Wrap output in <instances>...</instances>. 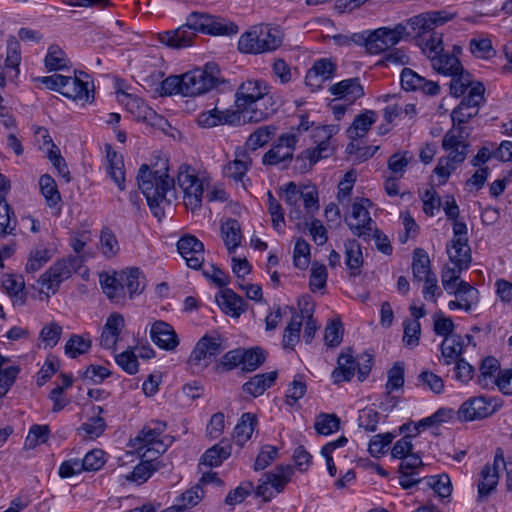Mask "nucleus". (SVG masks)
Wrapping results in <instances>:
<instances>
[{"label": "nucleus", "mask_w": 512, "mask_h": 512, "mask_svg": "<svg viewBox=\"0 0 512 512\" xmlns=\"http://www.w3.org/2000/svg\"><path fill=\"white\" fill-rule=\"evenodd\" d=\"M137 183L154 216L161 219L164 207L170 206L176 199L175 181L168 175L167 160L158 170L142 164L138 170Z\"/></svg>", "instance_id": "obj_1"}, {"label": "nucleus", "mask_w": 512, "mask_h": 512, "mask_svg": "<svg viewBox=\"0 0 512 512\" xmlns=\"http://www.w3.org/2000/svg\"><path fill=\"white\" fill-rule=\"evenodd\" d=\"M235 106L244 111V120L250 123L266 120L277 110L270 86L260 79L246 80L238 87Z\"/></svg>", "instance_id": "obj_2"}, {"label": "nucleus", "mask_w": 512, "mask_h": 512, "mask_svg": "<svg viewBox=\"0 0 512 512\" xmlns=\"http://www.w3.org/2000/svg\"><path fill=\"white\" fill-rule=\"evenodd\" d=\"M455 13L446 10L430 11L411 17L407 20L413 33L419 36V46L431 60V56L443 52V35L435 28L453 20Z\"/></svg>", "instance_id": "obj_3"}, {"label": "nucleus", "mask_w": 512, "mask_h": 512, "mask_svg": "<svg viewBox=\"0 0 512 512\" xmlns=\"http://www.w3.org/2000/svg\"><path fill=\"white\" fill-rule=\"evenodd\" d=\"M210 15L193 12L186 23L175 30L165 31L159 34V41L169 47L181 49L192 45L197 33L207 34Z\"/></svg>", "instance_id": "obj_4"}, {"label": "nucleus", "mask_w": 512, "mask_h": 512, "mask_svg": "<svg viewBox=\"0 0 512 512\" xmlns=\"http://www.w3.org/2000/svg\"><path fill=\"white\" fill-rule=\"evenodd\" d=\"M281 44L282 36L277 28L259 25L241 35L238 49L243 53L260 54L276 50Z\"/></svg>", "instance_id": "obj_5"}, {"label": "nucleus", "mask_w": 512, "mask_h": 512, "mask_svg": "<svg viewBox=\"0 0 512 512\" xmlns=\"http://www.w3.org/2000/svg\"><path fill=\"white\" fill-rule=\"evenodd\" d=\"M183 76L184 96L195 97L217 88L224 80L215 63H207L204 68L188 71Z\"/></svg>", "instance_id": "obj_6"}, {"label": "nucleus", "mask_w": 512, "mask_h": 512, "mask_svg": "<svg viewBox=\"0 0 512 512\" xmlns=\"http://www.w3.org/2000/svg\"><path fill=\"white\" fill-rule=\"evenodd\" d=\"M167 425L159 420H152L146 424L140 433L130 441V446L142 457H149L148 453L160 455L166 451L167 445L162 438Z\"/></svg>", "instance_id": "obj_7"}, {"label": "nucleus", "mask_w": 512, "mask_h": 512, "mask_svg": "<svg viewBox=\"0 0 512 512\" xmlns=\"http://www.w3.org/2000/svg\"><path fill=\"white\" fill-rule=\"evenodd\" d=\"M177 181L184 193L185 206L192 211L200 208L202 204L203 185L201 180L190 171L189 166H180Z\"/></svg>", "instance_id": "obj_8"}, {"label": "nucleus", "mask_w": 512, "mask_h": 512, "mask_svg": "<svg viewBox=\"0 0 512 512\" xmlns=\"http://www.w3.org/2000/svg\"><path fill=\"white\" fill-rule=\"evenodd\" d=\"M404 24H397L393 28L381 27L370 33V40L367 43V52L380 54L400 42L407 33Z\"/></svg>", "instance_id": "obj_9"}, {"label": "nucleus", "mask_w": 512, "mask_h": 512, "mask_svg": "<svg viewBox=\"0 0 512 512\" xmlns=\"http://www.w3.org/2000/svg\"><path fill=\"white\" fill-rule=\"evenodd\" d=\"M371 205V202L367 198H362L359 202H354L352 205V212L349 219H346V223L352 233L364 240L371 237L376 223L370 217L367 207Z\"/></svg>", "instance_id": "obj_10"}, {"label": "nucleus", "mask_w": 512, "mask_h": 512, "mask_svg": "<svg viewBox=\"0 0 512 512\" xmlns=\"http://www.w3.org/2000/svg\"><path fill=\"white\" fill-rule=\"evenodd\" d=\"M297 136L293 133L281 135L272 147L263 155L262 162L264 165H280L290 162L297 144Z\"/></svg>", "instance_id": "obj_11"}, {"label": "nucleus", "mask_w": 512, "mask_h": 512, "mask_svg": "<svg viewBox=\"0 0 512 512\" xmlns=\"http://www.w3.org/2000/svg\"><path fill=\"white\" fill-rule=\"evenodd\" d=\"M503 463V451L498 448L496 450L493 464H486L480 473V479L477 485L478 502L485 501L495 490L499 481V471Z\"/></svg>", "instance_id": "obj_12"}, {"label": "nucleus", "mask_w": 512, "mask_h": 512, "mask_svg": "<svg viewBox=\"0 0 512 512\" xmlns=\"http://www.w3.org/2000/svg\"><path fill=\"white\" fill-rule=\"evenodd\" d=\"M469 135L468 128H451L443 137L442 147L449 152L447 157L457 165L462 163L467 156Z\"/></svg>", "instance_id": "obj_13"}, {"label": "nucleus", "mask_w": 512, "mask_h": 512, "mask_svg": "<svg viewBox=\"0 0 512 512\" xmlns=\"http://www.w3.org/2000/svg\"><path fill=\"white\" fill-rule=\"evenodd\" d=\"M339 131L338 125L317 126L312 131V139L317 145L312 151L308 150L309 159L316 163L320 159L329 157L332 153L330 139Z\"/></svg>", "instance_id": "obj_14"}, {"label": "nucleus", "mask_w": 512, "mask_h": 512, "mask_svg": "<svg viewBox=\"0 0 512 512\" xmlns=\"http://www.w3.org/2000/svg\"><path fill=\"white\" fill-rule=\"evenodd\" d=\"M177 249L188 267L201 268L204 262V244L193 235H184L177 242Z\"/></svg>", "instance_id": "obj_15"}, {"label": "nucleus", "mask_w": 512, "mask_h": 512, "mask_svg": "<svg viewBox=\"0 0 512 512\" xmlns=\"http://www.w3.org/2000/svg\"><path fill=\"white\" fill-rule=\"evenodd\" d=\"M490 401L484 396L471 397L461 404L458 409V418L461 421H475L484 419L494 413Z\"/></svg>", "instance_id": "obj_16"}, {"label": "nucleus", "mask_w": 512, "mask_h": 512, "mask_svg": "<svg viewBox=\"0 0 512 512\" xmlns=\"http://www.w3.org/2000/svg\"><path fill=\"white\" fill-rule=\"evenodd\" d=\"M455 296L448 302L449 310L462 309L469 312L479 302V291L466 281H459L457 287L447 292Z\"/></svg>", "instance_id": "obj_17"}, {"label": "nucleus", "mask_w": 512, "mask_h": 512, "mask_svg": "<svg viewBox=\"0 0 512 512\" xmlns=\"http://www.w3.org/2000/svg\"><path fill=\"white\" fill-rule=\"evenodd\" d=\"M150 337L155 345L164 350H174L179 339L173 327L162 320L155 321L150 329Z\"/></svg>", "instance_id": "obj_18"}, {"label": "nucleus", "mask_w": 512, "mask_h": 512, "mask_svg": "<svg viewBox=\"0 0 512 512\" xmlns=\"http://www.w3.org/2000/svg\"><path fill=\"white\" fill-rule=\"evenodd\" d=\"M251 166L252 159L248 152L245 149L238 148L235 151L234 160L228 162L223 167V175L236 183L242 182Z\"/></svg>", "instance_id": "obj_19"}, {"label": "nucleus", "mask_w": 512, "mask_h": 512, "mask_svg": "<svg viewBox=\"0 0 512 512\" xmlns=\"http://www.w3.org/2000/svg\"><path fill=\"white\" fill-rule=\"evenodd\" d=\"M215 299L220 309L231 317L238 318L247 310L246 302L232 289L221 290L216 294Z\"/></svg>", "instance_id": "obj_20"}, {"label": "nucleus", "mask_w": 512, "mask_h": 512, "mask_svg": "<svg viewBox=\"0 0 512 512\" xmlns=\"http://www.w3.org/2000/svg\"><path fill=\"white\" fill-rule=\"evenodd\" d=\"M106 149V171L111 180L117 185L120 191L125 190V168L121 154L113 150L111 145H105Z\"/></svg>", "instance_id": "obj_21"}, {"label": "nucleus", "mask_w": 512, "mask_h": 512, "mask_svg": "<svg viewBox=\"0 0 512 512\" xmlns=\"http://www.w3.org/2000/svg\"><path fill=\"white\" fill-rule=\"evenodd\" d=\"M82 77L88 78V75L85 72H80L79 76H64L65 86L62 88L61 94L69 99L89 101L88 82L84 81Z\"/></svg>", "instance_id": "obj_22"}, {"label": "nucleus", "mask_w": 512, "mask_h": 512, "mask_svg": "<svg viewBox=\"0 0 512 512\" xmlns=\"http://www.w3.org/2000/svg\"><path fill=\"white\" fill-rule=\"evenodd\" d=\"M125 326L124 318L119 313L111 314L103 327L100 336V345L105 349H112L116 346L120 332Z\"/></svg>", "instance_id": "obj_23"}, {"label": "nucleus", "mask_w": 512, "mask_h": 512, "mask_svg": "<svg viewBox=\"0 0 512 512\" xmlns=\"http://www.w3.org/2000/svg\"><path fill=\"white\" fill-rule=\"evenodd\" d=\"M92 412L95 415L77 429L78 435L83 439L94 440L100 437L107 427L104 418L100 416L104 409L101 406H93Z\"/></svg>", "instance_id": "obj_24"}, {"label": "nucleus", "mask_w": 512, "mask_h": 512, "mask_svg": "<svg viewBox=\"0 0 512 512\" xmlns=\"http://www.w3.org/2000/svg\"><path fill=\"white\" fill-rule=\"evenodd\" d=\"M446 251L449 260L460 269H468L472 261L471 249L468 240H451Z\"/></svg>", "instance_id": "obj_25"}, {"label": "nucleus", "mask_w": 512, "mask_h": 512, "mask_svg": "<svg viewBox=\"0 0 512 512\" xmlns=\"http://www.w3.org/2000/svg\"><path fill=\"white\" fill-rule=\"evenodd\" d=\"M431 66L433 69L444 76L458 75L463 72V66L460 60L453 54L441 53L431 56Z\"/></svg>", "instance_id": "obj_26"}, {"label": "nucleus", "mask_w": 512, "mask_h": 512, "mask_svg": "<svg viewBox=\"0 0 512 512\" xmlns=\"http://www.w3.org/2000/svg\"><path fill=\"white\" fill-rule=\"evenodd\" d=\"M330 92L339 98H346L350 103L364 95V89L358 78L342 80L330 87Z\"/></svg>", "instance_id": "obj_27"}, {"label": "nucleus", "mask_w": 512, "mask_h": 512, "mask_svg": "<svg viewBox=\"0 0 512 512\" xmlns=\"http://www.w3.org/2000/svg\"><path fill=\"white\" fill-rule=\"evenodd\" d=\"M356 370L357 362L350 353V350L347 353L340 354L337 360V367L331 375L333 382L339 384L344 381H350L355 375Z\"/></svg>", "instance_id": "obj_28"}, {"label": "nucleus", "mask_w": 512, "mask_h": 512, "mask_svg": "<svg viewBox=\"0 0 512 512\" xmlns=\"http://www.w3.org/2000/svg\"><path fill=\"white\" fill-rule=\"evenodd\" d=\"M277 376V371L257 374L244 383L243 391L253 397H258L274 384Z\"/></svg>", "instance_id": "obj_29"}, {"label": "nucleus", "mask_w": 512, "mask_h": 512, "mask_svg": "<svg viewBox=\"0 0 512 512\" xmlns=\"http://www.w3.org/2000/svg\"><path fill=\"white\" fill-rule=\"evenodd\" d=\"M376 120L377 114L375 111L365 110L354 118L347 129L348 137L352 140L364 137Z\"/></svg>", "instance_id": "obj_30"}, {"label": "nucleus", "mask_w": 512, "mask_h": 512, "mask_svg": "<svg viewBox=\"0 0 512 512\" xmlns=\"http://www.w3.org/2000/svg\"><path fill=\"white\" fill-rule=\"evenodd\" d=\"M285 308L293 312V315L284 330L282 343L285 349L293 350L300 340V331L304 316L303 314L296 313L293 307L286 306Z\"/></svg>", "instance_id": "obj_31"}, {"label": "nucleus", "mask_w": 512, "mask_h": 512, "mask_svg": "<svg viewBox=\"0 0 512 512\" xmlns=\"http://www.w3.org/2000/svg\"><path fill=\"white\" fill-rule=\"evenodd\" d=\"M345 247V264L350 271V276L356 277L361 272L363 264V256L360 244L354 240L349 239L344 243Z\"/></svg>", "instance_id": "obj_32"}, {"label": "nucleus", "mask_w": 512, "mask_h": 512, "mask_svg": "<svg viewBox=\"0 0 512 512\" xmlns=\"http://www.w3.org/2000/svg\"><path fill=\"white\" fill-rule=\"evenodd\" d=\"M221 234L224 244L232 253L241 244L242 232L240 223L236 219H228L221 225Z\"/></svg>", "instance_id": "obj_33"}, {"label": "nucleus", "mask_w": 512, "mask_h": 512, "mask_svg": "<svg viewBox=\"0 0 512 512\" xmlns=\"http://www.w3.org/2000/svg\"><path fill=\"white\" fill-rule=\"evenodd\" d=\"M140 274L141 272L138 268H130L118 272V280L123 287V296L125 295L126 290L130 297L142 292L144 286L139 279Z\"/></svg>", "instance_id": "obj_34"}, {"label": "nucleus", "mask_w": 512, "mask_h": 512, "mask_svg": "<svg viewBox=\"0 0 512 512\" xmlns=\"http://www.w3.org/2000/svg\"><path fill=\"white\" fill-rule=\"evenodd\" d=\"M293 473L294 469L291 465H280L273 471L265 473L263 478L267 479V482L271 484V487L275 489L276 493H280L290 482Z\"/></svg>", "instance_id": "obj_35"}, {"label": "nucleus", "mask_w": 512, "mask_h": 512, "mask_svg": "<svg viewBox=\"0 0 512 512\" xmlns=\"http://www.w3.org/2000/svg\"><path fill=\"white\" fill-rule=\"evenodd\" d=\"M256 424V415L249 412L242 414L239 422L235 426L233 435L238 445H244L251 438Z\"/></svg>", "instance_id": "obj_36"}, {"label": "nucleus", "mask_w": 512, "mask_h": 512, "mask_svg": "<svg viewBox=\"0 0 512 512\" xmlns=\"http://www.w3.org/2000/svg\"><path fill=\"white\" fill-rule=\"evenodd\" d=\"M441 356L446 365L452 364L459 360V356L463 352V341L460 335H451L446 337L441 343Z\"/></svg>", "instance_id": "obj_37"}, {"label": "nucleus", "mask_w": 512, "mask_h": 512, "mask_svg": "<svg viewBox=\"0 0 512 512\" xmlns=\"http://www.w3.org/2000/svg\"><path fill=\"white\" fill-rule=\"evenodd\" d=\"M21 62V53L18 41L10 37L7 41V53L4 68L6 74L11 78H16L19 74V65Z\"/></svg>", "instance_id": "obj_38"}, {"label": "nucleus", "mask_w": 512, "mask_h": 512, "mask_svg": "<svg viewBox=\"0 0 512 512\" xmlns=\"http://www.w3.org/2000/svg\"><path fill=\"white\" fill-rule=\"evenodd\" d=\"M82 264V258L79 256H71L67 259L56 261L49 269L53 276L58 278L61 282L71 277Z\"/></svg>", "instance_id": "obj_39"}, {"label": "nucleus", "mask_w": 512, "mask_h": 512, "mask_svg": "<svg viewBox=\"0 0 512 512\" xmlns=\"http://www.w3.org/2000/svg\"><path fill=\"white\" fill-rule=\"evenodd\" d=\"M412 272L415 281L421 282L433 273L430 270V259L422 248H416L413 253Z\"/></svg>", "instance_id": "obj_40"}, {"label": "nucleus", "mask_w": 512, "mask_h": 512, "mask_svg": "<svg viewBox=\"0 0 512 512\" xmlns=\"http://www.w3.org/2000/svg\"><path fill=\"white\" fill-rule=\"evenodd\" d=\"M277 128L274 125H265L257 128L250 134L246 141V146L251 150H256L266 145L276 134Z\"/></svg>", "instance_id": "obj_41"}, {"label": "nucleus", "mask_w": 512, "mask_h": 512, "mask_svg": "<svg viewBox=\"0 0 512 512\" xmlns=\"http://www.w3.org/2000/svg\"><path fill=\"white\" fill-rule=\"evenodd\" d=\"M500 369L499 361L492 356L482 360L479 367L480 374L477 382L482 388H488L490 384L495 383L493 380L495 373Z\"/></svg>", "instance_id": "obj_42"}, {"label": "nucleus", "mask_w": 512, "mask_h": 512, "mask_svg": "<svg viewBox=\"0 0 512 512\" xmlns=\"http://www.w3.org/2000/svg\"><path fill=\"white\" fill-rule=\"evenodd\" d=\"M92 341L89 337L73 334L65 344V354L74 359L80 355L87 353L91 348Z\"/></svg>", "instance_id": "obj_43"}, {"label": "nucleus", "mask_w": 512, "mask_h": 512, "mask_svg": "<svg viewBox=\"0 0 512 512\" xmlns=\"http://www.w3.org/2000/svg\"><path fill=\"white\" fill-rule=\"evenodd\" d=\"M203 498V490L200 484H197L193 488L185 491L181 495L182 504L172 506L162 512H188V507L197 505Z\"/></svg>", "instance_id": "obj_44"}, {"label": "nucleus", "mask_w": 512, "mask_h": 512, "mask_svg": "<svg viewBox=\"0 0 512 512\" xmlns=\"http://www.w3.org/2000/svg\"><path fill=\"white\" fill-rule=\"evenodd\" d=\"M242 370L252 372L256 370L266 359L265 351L260 347L249 349L242 348Z\"/></svg>", "instance_id": "obj_45"}, {"label": "nucleus", "mask_w": 512, "mask_h": 512, "mask_svg": "<svg viewBox=\"0 0 512 512\" xmlns=\"http://www.w3.org/2000/svg\"><path fill=\"white\" fill-rule=\"evenodd\" d=\"M15 226L14 211L7 200L0 195V235L14 234Z\"/></svg>", "instance_id": "obj_46"}, {"label": "nucleus", "mask_w": 512, "mask_h": 512, "mask_svg": "<svg viewBox=\"0 0 512 512\" xmlns=\"http://www.w3.org/2000/svg\"><path fill=\"white\" fill-rule=\"evenodd\" d=\"M395 435L391 432L374 435L369 442L368 451L374 458H379L388 451V446L392 443Z\"/></svg>", "instance_id": "obj_47"}, {"label": "nucleus", "mask_w": 512, "mask_h": 512, "mask_svg": "<svg viewBox=\"0 0 512 512\" xmlns=\"http://www.w3.org/2000/svg\"><path fill=\"white\" fill-rule=\"evenodd\" d=\"M231 454L230 446H221L219 444L206 450L202 456V463L209 467H217L226 460Z\"/></svg>", "instance_id": "obj_48"}, {"label": "nucleus", "mask_w": 512, "mask_h": 512, "mask_svg": "<svg viewBox=\"0 0 512 512\" xmlns=\"http://www.w3.org/2000/svg\"><path fill=\"white\" fill-rule=\"evenodd\" d=\"M39 185L48 206H55L61 200L56 182L51 176L47 174L42 175L39 179Z\"/></svg>", "instance_id": "obj_49"}, {"label": "nucleus", "mask_w": 512, "mask_h": 512, "mask_svg": "<svg viewBox=\"0 0 512 512\" xmlns=\"http://www.w3.org/2000/svg\"><path fill=\"white\" fill-rule=\"evenodd\" d=\"M340 419L335 414L320 413L315 420L314 428L320 435H330L339 430Z\"/></svg>", "instance_id": "obj_50"}, {"label": "nucleus", "mask_w": 512, "mask_h": 512, "mask_svg": "<svg viewBox=\"0 0 512 512\" xmlns=\"http://www.w3.org/2000/svg\"><path fill=\"white\" fill-rule=\"evenodd\" d=\"M100 284L109 299H119L123 296V287L119 283L118 272H114L113 275L100 274Z\"/></svg>", "instance_id": "obj_51"}, {"label": "nucleus", "mask_w": 512, "mask_h": 512, "mask_svg": "<svg viewBox=\"0 0 512 512\" xmlns=\"http://www.w3.org/2000/svg\"><path fill=\"white\" fill-rule=\"evenodd\" d=\"M52 257L51 250L46 247H37L29 254L26 271L34 273L40 270Z\"/></svg>", "instance_id": "obj_52"}, {"label": "nucleus", "mask_w": 512, "mask_h": 512, "mask_svg": "<svg viewBox=\"0 0 512 512\" xmlns=\"http://www.w3.org/2000/svg\"><path fill=\"white\" fill-rule=\"evenodd\" d=\"M100 249L104 257L107 259L115 257L120 250L116 235L109 228H104L101 231Z\"/></svg>", "instance_id": "obj_53"}, {"label": "nucleus", "mask_w": 512, "mask_h": 512, "mask_svg": "<svg viewBox=\"0 0 512 512\" xmlns=\"http://www.w3.org/2000/svg\"><path fill=\"white\" fill-rule=\"evenodd\" d=\"M2 284L6 292L13 298L14 303L20 305L24 304L26 296L24 292V282L21 279L12 275H6Z\"/></svg>", "instance_id": "obj_54"}, {"label": "nucleus", "mask_w": 512, "mask_h": 512, "mask_svg": "<svg viewBox=\"0 0 512 512\" xmlns=\"http://www.w3.org/2000/svg\"><path fill=\"white\" fill-rule=\"evenodd\" d=\"M146 460L138 464L132 471L129 479L133 481L144 482L146 481L155 471L158 470L159 464L154 463L153 460L156 458L154 455L145 457Z\"/></svg>", "instance_id": "obj_55"}, {"label": "nucleus", "mask_w": 512, "mask_h": 512, "mask_svg": "<svg viewBox=\"0 0 512 512\" xmlns=\"http://www.w3.org/2000/svg\"><path fill=\"white\" fill-rule=\"evenodd\" d=\"M238 32V26L231 21L214 17L210 15L209 27L207 34L209 35H234Z\"/></svg>", "instance_id": "obj_56"}, {"label": "nucleus", "mask_w": 512, "mask_h": 512, "mask_svg": "<svg viewBox=\"0 0 512 512\" xmlns=\"http://www.w3.org/2000/svg\"><path fill=\"white\" fill-rule=\"evenodd\" d=\"M62 335V327L56 322H49L43 326L40 331L39 338L45 347H55Z\"/></svg>", "instance_id": "obj_57"}, {"label": "nucleus", "mask_w": 512, "mask_h": 512, "mask_svg": "<svg viewBox=\"0 0 512 512\" xmlns=\"http://www.w3.org/2000/svg\"><path fill=\"white\" fill-rule=\"evenodd\" d=\"M222 342V337L219 334H215L212 336L204 335L197 343H203L202 350L212 362L224 350Z\"/></svg>", "instance_id": "obj_58"}, {"label": "nucleus", "mask_w": 512, "mask_h": 512, "mask_svg": "<svg viewBox=\"0 0 512 512\" xmlns=\"http://www.w3.org/2000/svg\"><path fill=\"white\" fill-rule=\"evenodd\" d=\"M222 342V337L219 334H215L212 336L204 335L197 343H203L202 350L212 362L224 350Z\"/></svg>", "instance_id": "obj_59"}, {"label": "nucleus", "mask_w": 512, "mask_h": 512, "mask_svg": "<svg viewBox=\"0 0 512 512\" xmlns=\"http://www.w3.org/2000/svg\"><path fill=\"white\" fill-rule=\"evenodd\" d=\"M380 414L373 408L366 407L358 413V426L367 432H374L377 429Z\"/></svg>", "instance_id": "obj_60"}, {"label": "nucleus", "mask_w": 512, "mask_h": 512, "mask_svg": "<svg viewBox=\"0 0 512 512\" xmlns=\"http://www.w3.org/2000/svg\"><path fill=\"white\" fill-rule=\"evenodd\" d=\"M203 343H197L188 358V365L193 373H199L212 362L202 350Z\"/></svg>", "instance_id": "obj_61"}, {"label": "nucleus", "mask_w": 512, "mask_h": 512, "mask_svg": "<svg viewBox=\"0 0 512 512\" xmlns=\"http://www.w3.org/2000/svg\"><path fill=\"white\" fill-rule=\"evenodd\" d=\"M160 96L182 94L184 96L183 76L171 75L163 80L157 89Z\"/></svg>", "instance_id": "obj_62"}, {"label": "nucleus", "mask_w": 512, "mask_h": 512, "mask_svg": "<svg viewBox=\"0 0 512 512\" xmlns=\"http://www.w3.org/2000/svg\"><path fill=\"white\" fill-rule=\"evenodd\" d=\"M417 380L419 386L428 388L435 394H441L444 391L443 379L431 371H422Z\"/></svg>", "instance_id": "obj_63"}, {"label": "nucleus", "mask_w": 512, "mask_h": 512, "mask_svg": "<svg viewBox=\"0 0 512 512\" xmlns=\"http://www.w3.org/2000/svg\"><path fill=\"white\" fill-rule=\"evenodd\" d=\"M45 65L49 70L64 69L67 66L64 51L56 45L50 46L45 57Z\"/></svg>", "instance_id": "obj_64"}]
</instances>
